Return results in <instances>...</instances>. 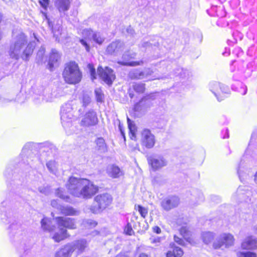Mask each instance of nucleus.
Instances as JSON below:
<instances>
[{"label": "nucleus", "mask_w": 257, "mask_h": 257, "mask_svg": "<svg viewBox=\"0 0 257 257\" xmlns=\"http://www.w3.org/2000/svg\"><path fill=\"white\" fill-rule=\"evenodd\" d=\"M35 47V43H28L27 36L22 32H13L8 54L11 58L28 61Z\"/></svg>", "instance_id": "1"}, {"label": "nucleus", "mask_w": 257, "mask_h": 257, "mask_svg": "<svg viewBox=\"0 0 257 257\" xmlns=\"http://www.w3.org/2000/svg\"><path fill=\"white\" fill-rule=\"evenodd\" d=\"M65 187L72 196L84 199L91 198L98 191V187L90 181L74 176L69 178Z\"/></svg>", "instance_id": "2"}, {"label": "nucleus", "mask_w": 257, "mask_h": 257, "mask_svg": "<svg viewBox=\"0 0 257 257\" xmlns=\"http://www.w3.org/2000/svg\"><path fill=\"white\" fill-rule=\"evenodd\" d=\"M82 38L80 39L79 42L87 52L90 50L88 42L91 43L93 47H97V45H102L106 39L102 33L90 29H84L82 32Z\"/></svg>", "instance_id": "3"}, {"label": "nucleus", "mask_w": 257, "mask_h": 257, "mask_svg": "<svg viewBox=\"0 0 257 257\" xmlns=\"http://www.w3.org/2000/svg\"><path fill=\"white\" fill-rule=\"evenodd\" d=\"M62 75L65 82L69 84L79 83L82 77L78 65L75 62H70L66 64Z\"/></svg>", "instance_id": "4"}, {"label": "nucleus", "mask_w": 257, "mask_h": 257, "mask_svg": "<svg viewBox=\"0 0 257 257\" xmlns=\"http://www.w3.org/2000/svg\"><path fill=\"white\" fill-rule=\"evenodd\" d=\"M112 198L108 193L97 195L94 197L93 204L89 209L93 213H99L107 207L111 203Z\"/></svg>", "instance_id": "5"}, {"label": "nucleus", "mask_w": 257, "mask_h": 257, "mask_svg": "<svg viewBox=\"0 0 257 257\" xmlns=\"http://www.w3.org/2000/svg\"><path fill=\"white\" fill-rule=\"evenodd\" d=\"M61 120L64 127H68L71 125L73 117V111L72 104L67 103L64 104L61 109Z\"/></svg>", "instance_id": "6"}, {"label": "nucleus", "mask_w": 257, "mask_h": 257, "mask_svg": "<svg viewBox=\"0 0 257 257\" xmlns=\"http://www.w3.org/2000/svg\"><path fill=\"white\" fill-rule=\"evenodd\" d=\"M252 195V193L248 187L240 186L233 195L232 199L236 202L248 203L251 201Z\"/></svg>", "instance_id": "7"}, {"label": "nucleus", "mask_w": 257, "mask_h": 257, "mask_svg": "<svg viewBox=\"0 0 257 257\" xmlns=\"http://www.w3.org/2000/svg\"><path fill=\"white\" fill-rule=\"evenodd\" d=\"M234 237L230 233H222L218 236L213 243L215 249H218L223 246L228 248L233 244Z\"/></svg>", "instance_id": "8"}, {"label": "nucleus", "mask_w": 257, "mask_h": 257, "mask_svg": "<svg viewBox=\"0 0 257 257\" xmlns=\"http://www.w3.org/2000/svg\"><path fill=\"white\" fill-rule=\"evenodd\" d=\"M210 90L214 94L218 101L223 99V94H228L230 92L228 86L218 82H211L209 84Z\"/></svg>", "instance_id": "9"}, {"label": "nucleus", "mask_w": 257, "mask_h": 257, "mask_svg": "<svg viewBox=\"0 0 257 257\" xmlns=\"http://www.w3.org/2000/svg\"><path fill=\"white\" fill-rule=\"evenodd\" d=\"M155 142V136L151 133V131L147 128L143 130L141 137L142 146L147 149H151L154 146Z\"/></svg>", "instance_id": "10"}, {"label": "nucleus", "mask_w": 257, "mask_h": 257, "mask_svg": "<svg viewBox=\"0 0 257 257\" xmlns=\"http://www.w3.org/2000/svg\"><path fill=\"white\" fill-rule=\"evenodd\" d=\"M72 253H76L77 255L83 253L87 247L88 243L85 239H80L67 243Z\"/></svg>", "instance_id": "11"}, {"label": "nucleus", "mask_w": 257, "mask_h": 257, "mask_svg": "<svg viewBox=\"0 0 257 257\" xmlns=\"http://www.w3.org/2000/svg\"><path fill=\"white\" fill-rule=\"evenodd\" d=\"M97 73L101 79L108 85H111L115 78L113 71L107 67L105 69H103L102 67H98Z\"/></svg>", "instance_id": "12"}, {"label": "nucleus", "mask_w": 257, "mask_h": 257, "mask_svg": "<svg viewBox=\"0 0 257 257\" xmlns=\"http://www.w3.org/2000/svg\"><path fill=\"white\" fill-rule=\"evenodd\" d=\"M124 49V44L120 40L112 41L107 47L106 53L110 55L118 56Z\"/></svg>", "instance_id": "13"}, {"label": "nucleus", "mask_w": 257, "mask_h": 257, "mask_svg": "<svg viewBox=\"0 0 257 257\" xmlns=\"http://www.w3.org/2000/svg\"><path fill=\"white\" fill-rule=\"evenodd\" d=\"M148 163L154 171H156L167 165V160L162 156L150 157L148 159Z\"/></svg>", "instance_id": "14"}, {"label": "nucleus", "mask_w": 257, "mask_h": 257, "mask_svg": "<svg viewBox=\"0 0 257 257\" xmlns=\"http://www.w3.org/2000/svg\"><path fill=\"white\" fill-rule=\"evenodd\" d=\"M153 95L150 94L143 97L139 102L134 106L135 111H145L150 108L152 105V100L154 99Z\"/></svg>", "instance_id": "15"}, {"label": "nucleus", "mask_w": 257, "mask_h": 257, "mask_svg": "<svg viewBox=\"0 0 257 257\" xmlns=\"http://www.w3.org/2000/svg\"><path fill=\"white\" fill-rule=\"evenodd\" d=\"M136 54L131 51L125 52L122 55L123 61H118V63L123 66H136L143 64V61L128 62L131 59H134Z\"/></svg>", "instance_id": "16"}, {"label": "nucleus", "mask_w": 257, "mask_h": 257, "mask_svg": "<svg viewBox=\"0 0 257 257\" xmlns=\"http://www.w3.org/2000/svg\"><path fill=\"white\" fill-rule=\"evenodd\" d=\"M98 122L96 112L93 110L87 112L81 121V125L89 126L95 125Z\"/></svg>", "instance_id": "17"}, {"label": "nucleus", "mask_w": 257, "mask_h": 257, "mask_svg": "<svg viewBox=\"0 0 257 257\" xmlns=\"http://www.w3.org/2000/svg\"><path fill=\"white\" fill-rule=\"evenodd\" d=\"M62 95V91L60 88H56L52 91L46 89L43 96V100L46 102L54 101L56 99Z\"/></svg>", "instance_id": "18"}, {"label": "nucleus", "mask_w": 257, "mask_h": 257, "mask_svg": "<svg viewBox=\"0 0 257 257\" xmlns=\"http://www.w3.org/2000/svg\"><path fill=\"white\" fill-rule=\"evenodd\" d=\"M58 226L68 229H75L76 227L74 219L69 217H58L56 218Z\"/></svg>", "instance_id": "19"}, {"label": "nucleus", "mask_w": 257, "mask_h": 257, "mask_svg": "<svg viewBox=\"0 0 257 257\" xmlns=\"http://www.w3.org/2000/svg\"><path fill=\"white\" fill-rule=\"evenodd\" d=\"M179 203V198L176 196H173L164 199L161 205L164 209L168 211L177 207Z\"/></svg>", "instance_id": "20"}, {"label": "nucleus", "mask_w": 257, "mask_h": 257, "mask_svg": "<svg viewBox=\"0 0 257 257\" xmlns=\"http://www.w3.org/2000/svg\"><path fill=\"white\" fill-rule=\"evenodd\" d=\"M106 171L108 176L112 178H118L124 174L123 170L114 164L109 165Z\"/></svg>", "instance_id": "21"}, {"label": "nucleus", "mask_w": 257, "mask_h": 257, "mask_svg": "<svg viewBox=\"0 0 257 257\" xmlns=\"http://www.w3.org/2000/svg\"><path fill=\"white\" fill-rule=\"evenodd\" d=\"M58 227V230L51 235L52 239L56 242H59L69 236L67 231L65 228Z\"/></svg>", "instance_id": "22"}, {"label": "nucleus", "mask_w": 257, "mask_h": 257, "mask_svg": "<svg viewBox=\"0 0 257 257\" xmlns=\"http://www.w3.org/2000/svg\"><path fill=\"white\" fill-rule=\"evenodd\" d=\"M70 0H56L55 6L60 13H64L68 11L70 7Z\"/></svg>", "instance_id": "23"}, {"label": "nucleus", "mask_w": 257, "mask_h": 257, "mask_svg": "<svg viewBox=\"0 0 257 257\" xmlns=\"http://www.w3.org/2000/svg\"><path fill=\"white\" fill-rule=\"evenodd\" d=\"M241 247L245 249H252L257 247V239L252 236L247 237L241 243Z\"/></svg>", "instance_id": "24"}, {"label": "nucleus", "mask_w": 257, "mask_h": 257, "mask_svg": "<svg viewBox=\"0 0 257 257\" xmlns=\"http://www.w3.org/2000/svg\"><path fill=\"white\" fill-rule=\"evenodd\" d=\"M60 56L58 51L55 49H52L50 55L49 60L48 62L49 68L50 70H52L55 65H56L58 60L60 59Z\"/></svg>", "instance_id": "25"}, {"label": "nucleus", "mask_w": 257, "mask_h": 257, "mask_svg": "<svg viewBox=\"0 0 257 257\" xmlns=\"http://www.w3.org/2000/svg\"><path fill=\"white\" fill-rule=\"evenodd\" d=\"M181 236L185 239L186 241L191 245H194L196 242L191 237V232L188 230L186 226H182L179 230Z\"/></svg>", "instance_id": "26"}, {"label": "nucleus", "mask_w": 257, "mask_h": 257, "mask_svg": "<svg viewBox=\"0 0 257 257\" xmlns=\"http://www.w3.org/2000/svg\"><path fill=\"white\" fill-rule=\"evenodd\" d=\"M72 254L70 249L66 244L55 252L54 257H71Z\"/></svg>", "instance_id": "27"}, {"label": "nucleus", "mask_w": 257, "mask_h": 257, "mask_svg": "<svg viewBox=\"0 0 257 257\" xmlns=\"http://www.w3.org/2000/svg\"><path fill=\"white\" fill-rule=\"evenodd\" d=\"M141 79L150 81L160 79V77L154 75V71L150 68H146L141 71Z\"/></svg>", "instance_id": "28"}, {"label": "nucleus", "mask_w": 257, "mask_h": 257, "mask_svg": "<svg viewBox=\"0 0 257 257\" xmlns=\"http://www.w3.org/2000/svg\"><path fill=\"white\" fill-rule=\"evenodd\" d=\"M59 210L61 213L65 215H77L79 214V211L75 210L73 207L69 206H62L59 207Z\"/></svg>", "instance_id": "29"}, {"label": "nucleus", "mask_w": 257, "mask_h": 257, "mask_svg": "<svg viewBox=\"0 0 257 257\" xmlns=\"http://www.w3.org/2000/svg\"><path fill=\"white\" fill-rule=\"evenodd\" d=\"M42 228L48 232H51L54 229V226L51 225V221L48 218H44L41 221Z\"/></svg>", "instance_id": "30"}, {"label": "nucleus", "mask_w": 257, "mask_h": 257, "mask_svg": "<svg viewBox=\"0 0 257 257\" xmlns=\"http://www.w3.org/2000/svg\"><path fill=\"white\" fill-rule=\"evenodd\" d=\"M184 252L179 247L175 246L172 250H169L167 253V257H181Z\"/></svg>", "instance_id": "31"}, {"label": "nucleus", "mask_w": 257, "mask_h": 257, "mask_svg": "<svg viewBox=\"0 0 257 257\" xmlns=\"http://www.w3.org/2000/svg\"><path fill=\"white\" fill-rule=\"evenodd\" d=\"M57 197L67 202H71L72 199L65 192L63 188H58L55 192Z\"/></svg>", "instance_id": "32"}, {"label": "nucleus", "mask_w": 257, "mask_h": 257, "mask_svg": "<svg viewBox=\"0 0 257 257\" xmlns=\"http://www.w3.org/2000/svg\"><path fill=\"white\" fill-rule=\"evenodd\" d=\"M18 251L21 257L28 255L30 252V246L23 243L18 248Z\"/></svg>", "instance_id": "33"}, {"label": "nucleus", "mask_w": 257, "mask_h": 257, "mask_svg": "<svg viewBox=\"0 0 257 257\" xmlns=\"http://www.w3.org/2000/svg\"><path fill=\"white\" fill-rule=\"evenodd\" d=\"M127 120L130 138L132 140H135L136 138V132L137 131V127L134 122L128 117L127 118Z\"/></svg>", "instance_id": "34"}, {"label": "nucleus", "mask_w": 257, "mask_h": 257, "mask_svg": "<svg viewBox=\"0 0 257 257\" xmlns=\"http://www.w3.org/2000/svg\"><path fill=\"white\" fill-rule=\"evenodd\" d=\"M96 147L100 152H105L107 151L106 145L102 138H98L95 141Z\"/></svg>", "instance_id": "35"}, {"label": "nucleus", "mask_w": 257, "mask_h": 257, "mask_svg": "<svg viewBox=\"0 0 257 257\" xmlns=\"http://www.w3.org/2000/svg\"><path fill=\"white\" fill-rule=\"evenodd\" d=\"M214 237V233L212 232L206 231L202 234L203 241L205 244H208L211 242Z\"/></svg>", "instance_id": "36"}, {"label": "nucleus", "mask_w": 257, "mask_h": 257, "mask_svg": "<svg viewBox=\"0 0 257 257\" xmlns=\"http://www.w3.org/2000/svg\"><path fill=\"white\" fill-rule=\"evenodd\" d=\"M133 88L138 93H143L145 92V84L142 82H135L133 84Z\"/></svg>", "instance_id": "37"}, {"label": "nucleus", "mask_w": 257, "mask_h": 257, "mask_svg": "<svg viewBox=\"0 0 257 257\" xmlns=\"http://www.w3.org/2000/svg\"><path fill=\"white\" fill-rule=\"evenodd\" d=\"M46 166L50 173L53 174H56L57 171V166L55 161H49L47 163Z\"/></svg>", "instance_id": "38"}, {"label": "nucleus", "mask_w": 257, "mask_h": 257, "mask_svg": "<svg viewBox=\"0 0 257 257\" xmlns=\"http://www.w3.org/2000/svg\"><path fill=\"white\" fill-rule=\"evenodd\" d=\"M246 172V169L241 167V166L239 165L237 170V173L241 181H243L244 179L247 178L248 175Z\"/></svg>", "instance_id": "39"}, {"label": "nucleus", "mask_w": 257, "mask_h": 257, "mask_svg": "<svg viewBox=\"0 0 257 257\" xmlns=\"http://www.w3.org/2000/svg\"><path fill=\"white\" fill-rule=\"evenodd\" d=\"M129 77L133 79H141V71L138 69H134L129 73Z\"/></svg>", "instance_id": "40"}, {"label": "nucleus", "mask_w": 257, "mask_h": 257, "mask_svg": "<svg viewBox=\"0 0 257 257\" xmlns=\"http://www.w3.org/2000/svg\"><path fill=\"white\" fill-rule=\"evenodd\" d=\"M62 27L60 25H56L52 29L54 36L56 37V40H58V41L60 40V37L62 35Z\"/></svg>", "instance_id": "41"}, {"label": "nucleus", "mask_w": 257, "mask_h": 257, "mask_svg": "<svg viewBox=\"0 0 257 257\" xmlns=\"http://www.w3.org/2000/svg\"><path fill=\"white\" fill-rule=\"evenodd\" d=\"M95 94L96 100L98 102H102L104 99V94L100 88H96L95 90Z\"/></svg>", "instance_id": "42"}, {"label": "nucleus", "mask_w": 257, "mask_h": 257, "mask_svg": "<svg viewBox=\"0 0 257 257\" xmlns=\"http://www.w3.org/2000/svg\"><path fill=\"white\" fill-rule=\"evenodd\" d=\"M45 52V48L43 47H41L37 52L36 60L38 63H41L42 62Z\"/></svg>", "instance_id": "43"}, {"label": "nucleus", "mask_w": 257, "mask_h": 257, "mask_svg": "<svg viewBox=\"0 0 257 257\" xmlns=\"http://www.w3.org/2000/svg\"><path fill=\"white\" fill-rule=\"evenodd\" d=\"M237 257H256V254L250 251H241L237 253Z\"/></svg>", "instance_id": "44"}, {"label": "nucleus", "mask_w": 257, "mask_h": 257, "mask_svg": "<svg viewBox=\"0 0 257 257\" xmlns=\"http://www.w3.org/2000/svg\"><path fill=\"white\" fill-rule=\"evenodd\" d=\"M193 195L197 199V201H202L203 200V196L202 193L198 191L195 190L193 192Z\"/></svg>", "instance_id": "45"}, {"label": "nucleus", "mask_w": 257, "mask_h": 257, "mask_svg": "<svg viewBox=\"0 0 257 257\" xmlns=\"http://www.w3.org/2000/svg\"><path fill=\"white\" fill-rule=\"evenodd\" d=\"M124 232L126 234L131 235L134 233V230L132 227V225L127 223V225L125 226L124 229Z\"/></svg>", "instance_id": "46"}, {"label": "nucleus", "mask_w": 257, "mask_h": 257, "mask_svg": "<svg viewBox=\"0 0 257 257\" xmlns=\"http://www.w3.org/2000/svg\"><path fill=\"white\" fill-rule=\"evenodd\" d=\"M84 224L86 226L92 228L96 226L97 223L94 220L88 219L84 221Z\"/></svg>", "instance_id": "47"}, {"label": "nucleus", "mask_w": 257, "mask_h": 257, "mask_svg": "<svg viewBox=\"0 0 257 257\" xmlns=\"http://www.w3.org/2000/svg\"><path fill=\"white\" fill-rule=\"evenodd\" d=\"M138 211L140 214L141 215V216L144 218H145L148 214L147 209L146 208L143 207L140 205L138 206Z\"/></svg>", "instance_id": "48"}, {"label": "nucleus", "mask_w": 257, "mask_h": 257, "mask_svg": "<svg viewBox=\"0 0 257 257\" xmlns=\"http://www.w3.org/2000/svg\"><path fill=\"white\" fill-rule=\"evenodd\" d=\"M38 190L40 193L45 195H49L50 192V188L48 187H40L38 188Z\"/></svg>", "instance_id": "49"}, {"label": "nucleus", "mask_w": 257, "mask_h": 257, "mask_svg": "<svg viewBox=\"0 0 257 257\" xmlns=\"http://www.w3.org/2000/svg\"><path fill=\"white\" fill-rule=\"evenodd\" d=\"M174 241L177 243L178 244L182 245V246H185V243L184 240L181 237H179V236H177L176 235H175L174 236Z\"/></svg>", "instance_id": "50"}, {"label": "nucleus", "mask_w": 257, "mask_h": 257, "mask_svg": "<svg viewBox=\"0 0 257 257\" xmlns=\"http://www.w3.org/2000/svg\"><path fill=\"white\" fill-rule=\"evenodd\" d=\"M88 68H89V69L90 70V74H91V79L92 80H93V79L96 78L95 70L93 68V66L91 64H88Z\"/></svg>", "instance_id": "51"}, {"label": "nucleus", "mask_w": 257, "mask_h": 257, "mask_svg": "<svg viewBox=\"0 0 257 257\" xmlns=\"http://www.w3.org/2000/svg\"><path fill=\"white\" fill-rule=\"evenodd\" d=\"M90 101L91 98L89 96L85 95L83 96L82 102L84 106H86L88 105Z\"/></svg>", "instance_id": "52"}, {"label": "nucleus", "mask_w": 257, "mask_h": 257, "mask_svg": "<svg viewBox=\"0 0 257 257\" xmlns=\"http://www.w3.org/2000/svg\"><path fill=\"white\" fill-rule=\"evenodd\" d=\"M39 3L41 7L46 10L49 4V0H39Z\"/></svg>", "instance_id": "53"}, {"label": "nucleus", "mask_w": 257, "mask_h": 257, "mask_svg": "<svg viewBox=\"0 0 257 257\" xmlns=\"http://www.w3.org/2000/svg\"><path fill=\"white\" fill-rule=\"evenodd\" d=\"M20 228V225L17 223H13L10 226V229L13 233H15V230H18Z\"/></svg>", "instance_id": "54"}, {"label": "nucleus", "mask_w": 257, "mask_h": 257, "mask_svg": "<svg viewBox=\"0 0 257 257\" xmlns=\"http://www.w3.org/2000/svg\"><path fill=\"white\" fill-rule=\"evenodd\" d=\"M51 204L53 207L59 210V207L62 206L61 205H60L58 203L57 200H52Z\"/></svg>", "instance_id": "55"}, {"label": "nucleus", "mask_w": 257, "mask_h": 257, "mask_svg": "<svg viewBox=\"0 0 257 257\" xmlns=\"http://www.w3.org/2000/svg\"><path fill=\"white\" fill-rule=\"evenodd\" d=\"M150 46V43L147 41H143L140 44L141 48H148Z\"/></svg>", "instance_id": "56"}, {"label": "nucleus", "mask_w": 257, "mask_h": 257, "mask_svg": "<svg viewBox=\"0 0 257 257\" xmlns=\"http://www.w3.org/2000/svg\"><path fill=\"white\" fill-rule=\"evenodd\" d=\"M153 231L154 232L157 233V234H159L161 232L160 228L158 226H155L154 227H153Z\"/></svg>", "instance_id": "57"}, {"label": "nucleus", "mask_w": 257, "mask_h": 257, "mask_svg": "<svg viewBox=\"0 0 257 257\" xmlns=\"http://www.w3.org/2000/svg\"><path fill=\"white\" fill-rule=\"evenodd\" d=\"M126 31L127 33L130 34L131 35H133L134 33V29L131 27H129L127 28Z\"/></svg>", "instance_id": "58"}, {"label": "nucleus", "mask_w": 257, "mask_h": 257, "mask_svg": "<svg viewBox=\"0 0 257 257\" xmlns=\"http://www.w3.org/2000/svg\"><path fill=\"white\" fill-rule=\"evenodd\" d=\"M115 257H129V256L125 254L120 253V254H117Z\"/></svg>", "instance_id": "59"}, {"label": "nucleus", "mask_w": 257, "mask_h": 257, "mask_svg": "<svg viewBox=\"0 0 257 257\" xmlns=\"http://www.w3.org/2000/svg\"><path fill=\"white\" fill-rule=\"evenodd\" d=\"M254 181L257 184V171L254 175Z\"/></svg>", "instance_id": "60"}, {"label": "nucleus", "mask_w": 257, "mask_h": 257, "mask_svg": "<svg viewBox=\"0 0 257 257\" xmlns=\"http://www.w3.org/2000/svg\"><path fill=\"white\" fill-rule=\"evenodd\" d=\"M139 257H148V255L146 254L142 253L140 254Z\"/></svg>", "instance_id": "61"}, {"label": "nucleus", "mask_w": 257, "mask_h": 257, "mask_svg": "<svg viewBox=\"0 0 257 257\" xmlns=\"http://www.w3.org/2000/svg\"><path fill=\"white\" fill-rule=\"evenodd\" d=\"M3 2H4L6 4H9L10 3H11L12 2V0H2Z\"/></svg>", "instance_id": "62"}, {"label": "nucleus", "mask_w": 257, "mask_h": 257, "mask_svg": "<svg viewBox=\"0 0 257 257\" xmlns=\"http://www.w3.org/2000/svg\"><path fill=\"white\" fill-rule=\"evenodd\" d=\"M99 231H97V230H95L94 231H93L92 232V235H97L99 234Z\"/></svg>", "instance_id": "63"}, {"label": "nucleus", "mask_w": 257, "mask_h": 257, "mask_svg": "<svg viewBox=\"0 0 257 257\" xmlns=\"http://www.w3.org/2000/svg\"><path fill=\"white\" fill-rule=\"evenodd\" d=\"M129 96H130V97L131 98H133V97L134 96V94L133 92H129Z\"/></svg>", "instance_id": "64"}]
</instances>
